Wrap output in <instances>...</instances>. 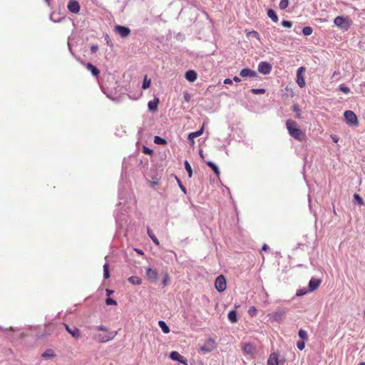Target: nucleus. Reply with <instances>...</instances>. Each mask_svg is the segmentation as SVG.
Wrapping results in <instances>:
<instances>
[{
	"label": "nucleus",
	"instance_id": "obj_1",
	"mask_svg": "<svg viewBox=\"0 0 365 365\" xmlns=\"http://www.w3.org/2000/svg\"><path fill=\"white\" fill-rule=\"evenodd\" d=\"M286 126L289 134L293 138L299 142H302L305 140L306 135L304 133L301 129L297 128V123L294 120H287Z\"/></svg>",
	"mask_w": 365,
	"mask_h": 365
},
{
	"label": "nucleus",
	"instance_id": "obj_2",
	"mask_svg": "<svg viewBox=\"0 0 365 365\" xmlns=\"http://www.w3.org/2000/svg\"><path fill=\"white\" fill-rule=\"evenodd\" d=\"M334 24L338 28L347 31L352 24V21L348 16H338L334 20Z\"/></svg>",
	"mask_w": 365,
	"mask_h": 365
},
{
	"label": "nucleus",
	"instance_id": "obj_3",
	"mask_svg": "<svg viewBox=\"0 0 365 365\" xmlns=\"http://www.w3.org/2000/svg\"><path fill=\"white\" fill-rule=\"evenodd\" d=\"M344 117L345 122L349 126H357L359 125L358 118L352 110H346Z\"/></svg>",
	"mask_w": 365,
	"mask_h": 365
},
{
	"label": "nucleus",
	"instance_id": "obj_4",
	"mask_svg": "<svg viewBox=\"0 0 365 365\" xmlns=\"http://www.w3.org/2000/svg\"><path fill=\"white\" fill-rule=\"evenodd\" d=\"M287 311V309L286 308L277 307L276 310L272 314H269V316L273 321L279 322L284 319Z\"/></svg>",
	"mask_w": 365,
	"mask_h": 365
},
{
	"label": "nucleus",
	"instance_id": "obj_5",
	"mask_svg": "<svg viewBox=\"0 0 365 365\" xmlns=\"http://www.w3.org/2000/svg\"><path fill=\"white\" fill-rule=\"evenodd\" d=\"M117 334V331H108L106 334H98L95 335L94 339L100 343H106L115 338Z\"/></svg>",
	"mask_w": 365,
	"mask_h": 365
},
{
	"label": "nucleus",
	"instance_id": "obj_6",
	"mask_svg": "<svg viewBox=\"0 0 365 365\" xmlns=\"http://www.w3.org/2000/svg\"><path fill=\"white\" fill-rule=\"evenodd\" d=\"M145 277L151 283H156L158 279V273L156 269L148 267L145 268Z\"/></svg>",
	"mask_w": 365,
	"mask_h": 365
},
{
	"label": "nucleus",
	"instance_id": "obj_7",
	"mask_svg": "<svg viewBox=\"0 0 365 365\" xmlns=\"http://www.w3.org/2000/svg\"><path fill=\"white\" fill-rule=\"evenodd\" d=\"M216 346L215 340L210 338L206 341L205 344L200 348V351L202 354L210 353Z\"/></svg>",
	"mask_w": 365,
	"mask_h": 365
},
{
	"label": "nucleus",
	"instance_id": "obj_8",
	"mask_svg": "<svg viewBox=\"0 0 365 365\" xmlns=\"http://www.w3.org/2000/svg\"><path fill=\"white\" fill-rule=\"evenodd\" d=\"M215 289L219 292H224L227 287V282H226L225 277L222 274L219 275L215 279Z\"/></svg>",
	"mask_w": 365,
	"mask_h": 365
},
{
	"label": "nucleus",
	"instance_id": "obj_9",
	"mask_svg": "<svg viewBox=\"0 0 365 365\" xmlns=\"http://www.w3.org/2000/svg\"><path fill=\"white\" fill-rule=\"evenodd\" d=\"M305 68L303 66L299 67L297 71V83L300 88H304L305 86V80L304 77V73L305 72Z\"/></svg>",
	"mask_w": 365,
	"mask_h": 365
},
{
	"label": "nucleus",
	"instance_id": "obj_10",
	"mask_svg": "<svg viewBox=\"0 0 365 365\" xmlns=\"http://www.w3.org/2000/svg\"><path fill=\"white\" fill-rule=\"evenodd\" d=\"M258 71L264 75L270 73L272 69V65L267 61H261L258 65Z\"/></svg>",
	"mask_w": 365,
	"mask_h": 365
},
{
	"label": "nucleus",
	"instance_id": "obj_11",
	"mask_svg": "<svg viewBox=\"0 0 365 365\" xmlns=\"http://www.w3.org/2000/svg\"><path fill=\"white\" fill-rule=\"evenodd\" d=\"M169 357L173 360L178 361L184 365H187V360L185 357L181 356L179 352L173 351L170 354Z\"/></svg>",
	"mask_w": 365,
	"mask_h": 365
},
{
	"label": "nucleus",
	"instance_id": "obj_12",
	"mask_svg": "<svg viewBox=\"0 0 365 365\" xmlns=\"http://www.w3.org/2000/svg\"><path fill=\"white\" fill-rule=\"evenodd\" d=\"M115 31L122 38H125L130 34V30L128 27L120 25H116L115 26Z\"/></svg>",
	"mask_w": 365,
	"mask_h": 365
},
{
	"label": "nucleus",
	"instance_id": "obj_13",
	"mask_svg": "<svg viewBox=\"0 0 365 365\" xmlns=\"http://www.w3.org/2000/svg\"><path fill=\"white\" fill-rule=\"evenodd\" d=\"M240 75L243 78H254L258 76L257 73L250 68H246L240 71Z\"/></svg>",
	"mask_w": 365,
	"mask_h": 365
},
{
	"label": "nucleus",
	"instance_id": "obj_14",
	"mask_svg": "<svg viewBox=\"0 0 365 365\" xmlns=\"http://www.w3.org/2000/svg\"><path fill=\"white\" fill-rule=\"evenodd\" d=\"M67 8L70 12L77 14L80 11V4L76 0H69Z\"/></svg>",
	"mask_w": 365,
	"mask_h": 365
},
{
	"label": "nucleus",
	"instance_id": "obj_15",
	"mask_svg": "<svg viewBox=\"0 0 365 365\" xmlns=\"http://www.w3.org/2000/svg\"><path fill=\"white\" fill-rule=\"evenodd\" d=\"M322 281L320 279L312 277L308 284V288L309 292H313L316 290L320 285Z\"/></svg>",
	"mask_w": 365,
	"mask_h": 365
},
{
	"label": "nucleus",
	"instance_id": "obj_16",
	"mask_svg": "<svg viewBox=\"0 0 365 365\" xmlns=\"http://www.w3.org/2000/svg\"><path fill=\"white\" fill-rule=\"evenodd\" d=\"M159 102V98L157 97H155L153 100L150 101L148 103V110L151 112L156 111Z\"/></svg>",
	"mask_w": 365,
	"mask_h": 365
},
{
	"label": "nucleus",
	"instance_id": "obj_17",
	"mask_svg": "<svg viewBox=\"0 0 365 365\" xmlns=\"http://www.w3.org/2000/svg\"><path fill=\"white\" fill-rule=\"evenodd\" d=\"M65 328L66 331L75 339H78L80 337V331L79 329L76 327H73L72 329L68 327V325L64 324Z\"/></svg>",
	"mask_w": 365,
	"mask_h": 365
},
{
	"label": "nucleus",
	"instance_id": "obj_18",
	"mask_svg": "<svg viewBox=\"0 0 365 365\" xmlns=\"http://www.w3.org/2000/svg\"><path fill=\"white\" fill-rule=\"evenodd\" d=\"M161 275L163 276V279L161 281V284L163 287L168 286L170 282V277L167 270H162Z\"/></svg>",
	"mask_w": 365,
	"mask_h": 365
},
{
	"label": "nucleus",
	"instance_id": "obj_19",
	"mask_svg": "<svg viewBox=\"0 0 365 365\" xmlns=\"http://www.w3.org/2000/svg\"><path fill=\"white\" fill-rule=\"evenodd\" d=\"M278 354L272 353L267 360V365H279Z\"/></svg>",
	"mask_w": 365,
	"mask_h": 365
},
{
	"label": "nucleus",
	"instance_id": "obj_20",
	"mask_svg": "<svg viewBox=\"0 0 365 365\" xmlns=\"http://www.w3.org/2000/svg\"><path fill=\"white\" fill-rule=\"evenodd\" d=\"M197 77V74L194 70H189L185 73V78L189 82H194Z\"/></svg>",
	"mask_w": 365,
	"mask_h": 365
},
{
	"label": "nucleus",
	"instance_id": "obj_21",
	"mask_svg": "<svg viewBox=\"0 0 365 365\" xmlns=\"http://www.w3.org/2000/svg\"><path fill=\"white\" fill-rule=\"evenodd\" d=\"M86 67L88 70H89L91 71V73H92V75L93 76H98L100 73V71L99 69L93 66L92 63H88L86 64Z\"/></svg>",
	"mask_w": 365,
	"mask_h": 365
},
{
	"label": "nucleus",
	"instance_id": "obj_22",
	"mask_svg": "<svg viewBox=\"0 0 365 365\" xmlns=\"http://www.w3.org/2000/svg\"><path fill=\"white\" fill-rule=\"evenodd\" d=\"M242 350L245 354H251V355L254 354V353L255 351V349L254 346L250 343L245 344L243 346Z\"/></svg>",
	"mask_w": 365,
	"mask_h": 365
},
{
	"label": "nucleus",
	"instance_id": "obj_23",
	"mask_svg": "<svg viewBox=\"0 0 365 365\" xmlns=\"http://www.w3.org/2000/svg\"><path fill=\"white\" fill-rule=\"evenodd\" d=\"M353 203L354 205H364V202L363 198L357 193H354L353 195Z\"/></svg>",
	"mask_w": 365,
	"mask_h": 365
},
{
	"label": "nucleus",
	"instance_id": "obj_24",
	"mask_svg": "<svg viewBox=\"0 0 365 365\" xmlns=\"http://www.w3.org/2000/svg\"><path fill=\"white\" fill-rule=\"evenodd\" d=\"M228 319L232 323H235L237 322V314L235 310H231L227 314Z\"/></svg>",
	"mask_w": 365,
	"mask_h": 365
},
{
	"label": "nucleus",
	"instance_id": "obj_25",
	"mask_svg": "<svg viewBox=\"0 0 365 365\" xmlns=\"http://www.w3.org/2000/svg\"><path fill=\"white\" fill-rule=\"evenodd\" d=\"M203 130H204V126L202 125V128L199 130H197L195 132H192V133H190L188 135V140H192L193 138L199 137L200 135H201L202 134Z\"/></svg>",
	"mask_w": 365,
	"mask_h": 365
},
{
	"label": "nucleus",
	"instance_id": "obj_26",
	"mask_svg": "<svg viewBox=\"0 0 365 365\" xmlns=\"http://www.w3.org/2000/svg\"><path fill=\"white\" fill-rule=\"evenodd\" d=\"M206 164L209 168H210L212 170V171L215 173L216 175L218 176L220 175L219 168L215 163L212 161H207L206 162Z\"/></svg>",
	"mask_w": 365,
	"mask_h": 365
},
{
	"label": "nucleus",
	"instance_id": "obj_27",
	"mask_svg": "<svg viewBox=\"0 0 365 365\" xmlns=\"http://www.w3.org/2000/svg\"><path fill=\"white\" fill-rule=\"evenodd\" d=\"M128 281L134 285H140L142 284V279L137 276H131L128 279Z\"/></svg>",
	"mask_w": 365,
	"mask_h": 365
},
{
	"label": "nucleus",
	"instance_id": "obj_28",
	"mask_svg": "<svg viewBox=\"0 0 365 365\" xmlns=\"http://www.w3.org/2000/svg\"><path fill=\"white\" fill-rule=\"evenodd\" d=\"M158 325L163 333L168 334L170 332V328L164 321L160 320L158 322Z\"/></svg>",
	"mask_w": 365,
	"mask_h": 365
},
{
	"label": "nucleus",
	"instance_id": "obj_29",
	"mask_svg": "<svg viewBox=\"0 0 365 365\" xmlns=\"http://www.w3.org/2000/svg\"><path fill=\"white\" fill-rule=\"evenodd\" d=\"M147 233L149 236V237L152 240V241L153 242V243L156 245H160V242L159 240H158V238L155 237V235H154V233L153 232V231L150 230V228L148 227L147 229Z\"/></svg>",
	"mask_w": 365,
	"mask_h": 365
},
{
	"label": "nucleus",
	"instance_id": "obj_30",
	"mask_svg": "<svg viewBox=\"0 0 365 365\" xmlns=\"http://www.w3.org/2000/svg\"><path fill=\"white\" fill-rule=\"evenodd\" d=\"M267 16L275 23H277L279 21L278 16L275 11H274L272 9H268Z\"/></svg>",
	"mask_w": 365,
	"mask_h": 365
},
{
	"label": "nucleus",
	"instance_id": "obj_31",
	"mask_svg": "<svg viewBox=\"0 0 365 365\" xmlns=\"http://www.w3.org/2000/svg\"><path fill=\"white\" fill-rule=\"evenodd\" d=\"M292 110L293 112H294L296 113L295 117L297 119H302L301 109L299 108L298 105H297V104L293 105L292 107Z\"/></svg>",
	"mask_w": 365,
	"mask_h": 365
},
{
	"label": "nucleus",
	"instance_id": "obj_32",
	"mask_svg": "<svg viewBox=\"0 0 365 365\" xmlns=\"http://www.w3.org/2000/svg\"><path fill=\"white\" fill-rule=\"evenodd\" d=\"M298 335L302 340L307 341L309 339L307 331L302 329L299 330Z\"/></svg>",
	"mask_w": 365,
	"mask_h": 365
},
{
	"label": "nucleus",
	"instance_id": "obj_33",
	"mask_svg": "<svg viewBox=\"0 0 365 365\" xmlns=\"http://www.w3.org/2000/svg\"><path fill=\"white\" fill-rule=\"evenodd\" d=\"M154 143L158 145H164L167 144V141L165 138H163L160 136H155Z\"/></svg>",
	"mask_w": 365,
	"mask_h": 365
},
{
	"label": "nucleus",
	"instance_id": "obj_34",
	"mask_svg": "<svg viewBox=\"0 0 365 365\" xmlns=\"http://www.w3.org/2000/svg\"><path fill=\"white\" fill-rule=\"evenodd\" d=\"M103 277L105 279L110 277L109 265L107 262L103 265Z\"/></svg>",
	"mask_w": 365,
	"mask_h": 365
},
{
	"label": "nucleus",
	"instance_id": "obj_35",
	"mask_svg": "<svg viewBox=\"0 0 365 365\" xmlns=\"http://www.w3.org/2000/svg\"><path fill=\"white\" fill-rule=\"evenodd\" d=\"M184 165H185V168L186 171L187 172L188 177L191 178L192 175V168H191L189 162L187 160H185L184 163Z\"/></svg>",
	"mask_w": 365,
	"mask_h": 365
},
{
	"label": "nucleus",
	"instance_id": "obj_36",
	"mask_svg": "<svg viewBox=\"0 0 365 365\" xmlns=\"http://www.w3.org/2000/svg\"><path fill=\"white\" fill-rule=\"evenodd\" d=\"M54 356V353L52 349H47L43 354L42 357L44 359H48Z\"/></svg>",
	"mask_w": 365,
	"mask_h": 365
},
{
	"label": "nucleus",
	"instance_id": "obj_37",
	"mask_svg": "<svg viewBox=\"0 0 365 365\" xmlns=\"http://www.w3.org/2000/svg\"><path fill=\"white\" fill-rule=\"evenodd\" d=\"M289 4V0H281L279 4V7L281 10H284L288 7Z\"/></svg>",
	"mask_w": 365,
	"mask_h": 365
},
{
	"label": "nucleus",
	"instance_id": "obj_38",
	"mask_svg": "<svg viewBox=\"0 0 365 365\" xmlns=\"http://www.w3.org/2000/svg\"><path fill=\"white\" fill-rule=\"evenodd\" d=\"M313 29L311 26H305L302 29V34L304 36H309L312 34Z\"/></svg>",
	"mask_w": 365,
	"mask_h": 365
},
{
	"label": "nucleus",
	"instance_id": "obj_39",
	"mask_svg": "<svg viewBox=\"0 0 365 365\" xmlns=\"http://www.w3.org/2000/svg\"><path fill=\"white\" fill-rule=\"evenodd\" d=\"M339 89L340 91H341L342 93H344L345 94H348L351 91L350 88L348 86H345L344 84L339 85Z\"/></svg>",
	"mask_w": 365,
	"mask_h": 365
},
{
	"label": "nucleus",
	"instance_id": "obj_40",
	"mask_svg": "<svg viewBox=\"0 0 365 365\" xmlns=\"http://www.w3.org/2000/svg\"><path fill=\"white\" fill-rule=\"evenodd\" d=\"M150 84H151V81L150 79L148 80L147 78L145 77L143 82L142 88L144 90L147 89L150 86Z\"/></svg>",
	"mask_w": 365,
	"mask_h": 365
},
{
	"label": "nucleus",
	"instance_id": "obj_41",
	"mask_svg": "<svg viewBox=\"0 0 365 365\" xmlns=\"http://www.w3.org/2000/svg\"><path fill=\"white\" fill-rule=\"evenodd\" d=\"M251 93L255 95L263 94L265 93V90L264 88H252Z\"/></svg>",
	"mask_w": 365,
	"mask_h": 365
},
{
	"label": "nucleus",
	"instance_id": "obj_42",
	"mask_svg": "<svg viewBox=\"0 0 365 365\" xmlns=\"http://www.w3.org/2000/svg\"><path fill=\"white\" fill-rule=\"evenodd\" d=\"M175 179L177 180V182H178V185L179 186V187L180 188V190L185 193L186 194L187 192V190L185 188V187L182 184V182L180 181V180L177 177L175 176Z\"/></svg>",
	"mask_w": 365,
	"mask_h": 365
},
{
	"label": "nucleus",
	"instance_id": "obj_43",
	"mask_svg": "<svg viewBox=\"0 0 365 365\" xmlns=\"http://www.w3.org/2000/svg\"><path fill=\"white\" fill-rule=\"evenodd\" d=\"M308 290L306 288L299 289L297 290L296 295L298 297H302L307 294Z\"/></svg>",
	"mask_w": 365,
	"mask_h": 365
},
{
	"label": "nucleus",
	"instance_id": "obj_44",
	"mask_svg": "<svg viewBox=\"0 0 365 365\" xmlns=\"http://www.w3.org/2000/svg\"><path fill=\"white\" fill-rule=\"evenodd\" d=\"M305 341L304 340H300L297 342V347L299 350L302 351L305 347Z\"/></svg>",
	"mask_w": 365,
	"mask_h": 365
},
{
	"label": "nucleus",
	"instance_id": "obj_45",
	"mask_svg": "<svg viewBox=\"0 0 365 365\" xmlns=\"http://www.w3.org/2000/svg\"><path fill=\"white\" fill-rule=\"evenodd\" d=\"M257 309L255 308V307L254 306H252L249 308L248 309V314L251 316V317H254L257 314Z\"/></svg>",
	"mask_w": 365,
	"mask_h": 365
},
{
	"label": "nucleus",
	"instance_id": "obj_46",
	"mask_svg": "<svg viewBox=\"0 0 365 365\" xmlns=\"http://www.w3.org/2000/svg\"><path fill=\"white\" fill-rule=\"evenodd\" d=\"M54 16H55L54 14H51L50 15V19H51V21H52L53 22H55V23H58V22L61 21V20L63 19V17H62V18L58 17L57 18V17H55Z\"/></svg>",
	"mask_w": 365,
	"mask_h": 365
},
{
	"label": "nucleus",
	"instance_id": "obj_47",
	"mask_svg": "<svg viewBox=\"0 0 365 365\" xmlns=\"http://www.w3.org/2000/svg\"><path fill=\"white\" fill-rule=\"evenodd\" d=\"M106 304L107 305H116L117 304V302L110 298V297H108L106 299Z\"/></svg>",
	"mask_w": 365,
	"mask_h": 365
},
{
	"label": "nucleus",
	"instance_id": "obj_48",
	"mask_svg": "<svg viewBox=\"0 0 365 365\" xmlns=\"http://www.w3.org/2000/svg\"><path fill=\"white\" fill-rule=\"evenodd\" d=\"M281 24L285 28H291L292 26V23L290 21L283 20Z\"/></svg>",
	"mask_w": 365,
	"mask_h": 365
},
{
	"label": "nucleus",
	"instance_id": "obj_49",
	"mask_svg": "<svg viewBox=\"0 0 365 365\" xmlns=\"http://www.w3.org/2000/svg\"><path fill=\"white\" fill-rule=\"evenodd\" d=\"M124 215H125V214H123V212H120V213H118V212H115V217L116 221L123 220L122 216H124Z\"/></svg>",
	"mask_w": 365,
	"mask_h": 365
},
{
	"label": "nucleus",
	"instance_id": "obj_50",
	"mask_svg": "<svg viewBox=\"0 0 365 365\" xmlns=\"http://www.w3.org/2000/svg\"><path fill=\"white\" fill-rule=\"evenodd\" d=\"M143 153L145 154H147V155H150L153 153V150L146 146H143Z\"/></svg>",
	"mask_w": 365,
	"mask_h": 365
},
{
	"label": "nucleus",
	"instance_id": "obj_51",
	"mask_svg": "<svg viewBox=\"0 0 365 365\" xmlns=\"http://www.w3.org/2000/svg\"><path fill=\"white\" fill-rule=\"evenodd\" d=\"M96 329H97L98 331H103L108 332V330L107 327H106L105 326H103V325L96 326Z\"/></svg>",
	"mask_w": 365,
	"mask_h": 365
},
{
	"label": "nucleus",
	"instance_id": "obj_52",
	"mask_svg": "<svg viewBox=\"0 0 365 365\" xmlns=\"http://www.w3.org/2000/svg\"><path fill=\"white\" fill-rule=\"evenodd\" d=\"M98 50V46L97 44H93L91 46V51L92 53H96V52H97Z\"/></svg>",
	"mask_w": 365,
	"mask_h": 365
},
{
	"label": "nucleus",
	"instance_id": "obj_53",
	"mask_svg": "<svg viewBox=\"0 0 365 365\" xmlns=\"http://www.w3.org/2000/svg\"><path fill=\"white\" fill-rule=\"evenodd\" d=\"M250 35L255 36L257 39H259V34H258V32H257L255 31H252V32H250Z\"/></svg>",
	"mask_w": 365,
	"mask_h": 365
},
{
	"label": "nucleus",
	"instance_id": "obj_54",
	"mask_svg": "<svg viewBox=\"0 0 365 365\" xmlns=\"http://www.w3.org/2000/svg\"><path fill=\"white\" fill-rule=\"evenodd\" d=\"M106 40L107 44H108L109 46H110V47H111V46H113V43H112V42H111V41H110V38H109L108 35H106Z\"/></svg>",
	"mask_w": 365,
	"mask_h": 365
},
{
	"label": "nucleus",
	"instance_id": "obj_55",
	"mask_svg": "<svg viewBox=\"0 0 365 365\" xmlns=\"http://www.w3.org/2000/svg\"><path fill=\"white\" fill-rule=\"evenodd\" d=\"M184 98L187 102H189L190 100V96L187 93H184Z\"/></svg>",
	"mask_w": 365,
	"mask_h": 365
},
{
	"label": "nucleus",
	"instance_id": "obj_56",
	"mask_svg": "<svg viewBox=\"0 0 365 365\" xmlns=\"http://www.w3.org/2000/svg\"><path fill=\"white\" fill-rule=\"evenodd\" d=\"M224 83L225 84H228V85H230L232 83V80H231L230 78H225L224 80Z\"/></svg>",
	"mask_w": 365,
	"mask_h": 365
},
{
	"label": "nucleus",
	"instance_id": "obj_57",
	"mask_svg": "<svg viewBox=\"0 0 365 365\" xmlns=\"http://www.w3.org/2000/svg\"><path fill=\"white\" fill-rule=\"evenodd\" d=\"M269 250V247L267 245L264 244L262 247V251H267Z\"/></svg>",
	"mask_w": 365,
	"mask_h": 365
},
{
	"label": "nucleus",
	"instance_id": "obj_58",
	"mask_svg": "<svg viewBox=\"0 0 365 365\" xmlns=\"http://www.w3.org/2000/svg\"><path fill=\"white\" fill-rule=\"evenodd\" d=\"M106 292L108 297L113 293V291L109 289H106Z\"/></svg>",
	"mask_w": 365,
	"mask_h": 365
},
{
	"label": "nucleus",
	"instance_id": "obj_59",
	"mask_svg": "<svg viewBox=\"0 0 365 365\" xmlns=\"http://www.w3.org/2000/svg\"><path fill=\"white\" fill-rule=\"evenodd\" d=\"M232 81H235V82H236V83H238V82H240V81H241V79H240L239 77H237V76H235V77L233 78V80H232Z\"/></svg>",
	"mask_w": 365,
	"mask_h": 365
},
{
	"label": "nucleus",
	"instance_id": "obj_60",
	"mask_svg": "<svg viewBox=\"0 0 365 365\" xmlns=\"http://www.w3.org/2000/svg\"><path fill=\"white\" fill-rule=\"evenodd\" d=\"M135 251H136L139 255H143V254H144L143 251V250H141L135 249Z\"/></svg>",
	"mask_w": 365,
	"mask_h": 365
},
{
	"label": "nucleus",
	"instance_id": "obj_61",
	"mask_svg": "<svg viewBox=\"0 0 365 365\" xmlns=\"http://www.w3.org/2000/svg\"><path fill=\"white\" fill-rule=\"evenodd\" d=\"M305 245L304 244H302V243H299L297 244V247H295V249H298L301 247H304Z\"/></svg>",
	"mask_w": 365,
	"mask_h": 365
},
{
	"label": "nucleus",
	"instance_id": "obj_62",
	"mask_svg": "<svg viewBox=\"0 0 365 365\" xmlns=\"http://www.w3.org/2000/svg\"><path fill=\"white\" fill-rule=\"evenodd\" d=\"M199 154L202 158H204L203 151L202 150H200Z\"/></svg>",
	"mask_w": 365,
	"mask_h": 365
},
{
	"label": "nucleus",
	"instance_id": "obj_63",
	"mask_svg": "<svg viewBox=\"0 0 365 365\" xmlns=\"http://www.w3.org/2000/svg\"><path fill=\"white\" fill-rule=\"evenodd\" d=\"M331 138H332L333 141L335 143H336L338 141V138L336 136H332Z\"/></svg>",
	"mask_w": 365,
	"mask_h": 365
},
{
	"label": "nucleus",
	"instance_id": "obj_64",
	"mask_svg": "<svg viewBox=\"0 0 365 365\" xmlns=\"http://www.w3.org/2000/svg\"><path fill=\"white\" fill-rule=\"evenodd\" d=\"M68 46L69 51L71 52V53L72 55H73V51H72V49H71V45H70V43H68Z\"/></svg>",
	"mask_w": 365,
	"mask_h": 365
}]
</instances>
